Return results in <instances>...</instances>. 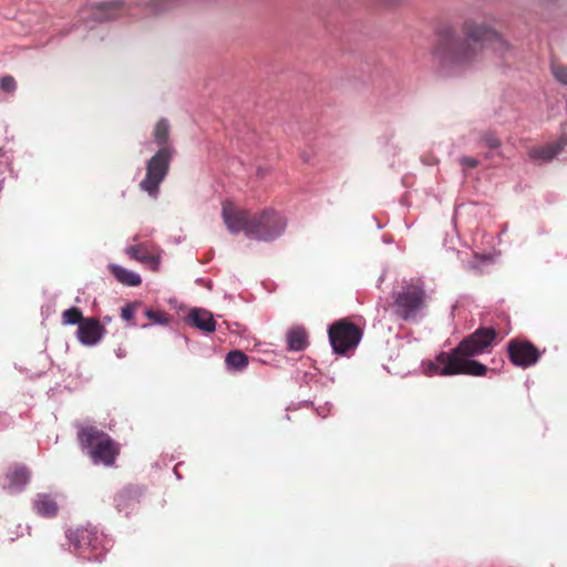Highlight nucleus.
<instances>
[{"label": "nucleus", "instance_id": "f257e3e1", "mask_svg": "<svg viewBox=\"0 0 567 567\" xmlns=\"http://www.w3.org/2000/svg\"><path fill=\"white\" fill-rule=\"evenodd\" d=\"M221 217L231 234L244 231L248 238L256 240H274L286 228L284 217L272 209L251 215L249 210L239 208L229 200L223 203Z\"/></svg>", "mask_w": 567, "mask_h": 567}, {"label": "nucleus", "instance_id": "f03ea898", "mask_svg": "<svg viewBox=\"0 0 567 567\" xmlns=\"http://www.w3.org/2000/svg\"><path fill=\"white\" fill-rule=\"evenodd\" d=\"M154 140L161 148L146 164V175L140 183V188L151 197L156 198L159 193V185L168 174L173 156L171 147L166 146L169 137V124L166 118H161L154 127Z\"/></svg>", "mask_w": 567, "mask_h": 567}, {"label": "nucleus", "instance_id": "7ed1b4c3", "mask_svg": "<svg viewBox=\"0 0 567 567\" xmlns=\"http://www.w3.org/2000/svg\"><path fill=\"white\" fill-rule=\"evenodd\" d=\"M78 440L81 447L87 450L94 464L113 466L120 455V444L96 426H81L78 431Z\"/></svg>", "mask_w": 567, "mask_h": 567}, {"label": "nucleus", "instance_id": "20e7f679", "mask_svg": "<svg viewBox=\"0 0 567 567\" xmlns=\"http://www.w3.org/2000/svg\"><path fill=\"white\" fill-rule=\"evenodd\" d=\"M426 300L424 282L417 279L404 285L394 295L393 309L400 319L404 321L414 320L426 307Z\"/></svg>", "mask_w": 567, "mask_h": 567}, {"label": "nucleus", "instance_id": "39448f33", "mask_svg": "<svg viewBox=\"0 0 567 567\" xmlns=\"http://www.w3.org/2000/svg\"><path fill=\"white\" fill-rule=\"evenodd\" d=\"M502 50L506 42L494 30L486 25L467 27L463 35V62L475 58L485 48Z\"/></svg>", "mask_w": 567, "mask_h": 567}, {"label": "nucleus", "instance_id": "423d86ee", "mask_svg": "<svg viewBox=\"0 0 567 567\" xmlns=\"http://www.w3.org/2000/svg\"><path fill=\"white\" fill-rule=\"evenodd\" d=\"M434 56L444 70L458 66L461 62V42L455 28L451 25L440 28Z\"/></svg>", "mask_w": 567, "mask_h": 567}, {"label": "nucleus", "instance_id": "0eeeda50", "mask_svg": "<svg viewBox=\"0 0 567 567\" xmlns=\"http://www.w3.org/2000/svg\"><path fill=\"white\" fill-rule=\"evenodd\" d=\"M328 334L333 351L338 354H346L357 348L363 332L350 320L340 319L329 327Z\"/></svg>", "mask_w": 567, "mask_h": 567}, {"label": "nucleus", "instance_id": "6e6552de", "mask_svg": "<svg viewBox=\"0 0 567 567\" xmlns=\"http://www.w3.org/2000/svg\"><path fill=\"white\" fill-rule=\"evenodd\" d=\"M68 539L74 547L83 554L87 553V559L101 560L104 555L103 539L96 529L89 527H79L70 529L66 534Z\"/></svg>", "mask_w": 567, "mask_h": 567}, {"label": "nucleus", "instance_id": "1a4fd4ad", "mask_svg": "<svg viewBox=\"0 0 567 567\" xmlns=\"http://www.w3.org/2000/svg\"><path fill=\"white\" fill-rule=\"evenodd\" d=\"M498 333L493 328H478L463 339V357H474L488 352L496 342Z\"/></svg>", "mask_w": 567, "mask_h": 567}, {"label": "nucleus", "instance_id": "9d476101", "mask_svg": "<svg viewBox=\"0 0 567 567\" xmlns=\"http://www.w3.org/2000/svg\"><path fill=\"white\" fill-rule=\"evenodd\" d=\"M461 373V342L450 352H441L426 365L429 375H452Z\"/></svg>", "mask_w": 567, "mask_h": 567}, {"label": "nucleus", "instance_id": "9b49d317", "mask_svg": "<svg viewBox=\"0 0 567 567\" xmlns=\"http://www.w3.org/2000/svg\"><path fill=\"white\" fill-rule=\"evenodd\" d=\"M508 357L513 364L520 368H528L535 364L540 353L529 341L512 340L507 346Z\"/></svg>", "mask_w": 567, "mask_h": 567}, {"label": "nucleus", "instance_id": "f8f14e48", "mask_svg": "<svg viewBox=\"0 0 567 567\" xmlns=\"http://www.w3.org/2000/svg\"><path fill=\"white\" fill-rule=\"evenodd\" d=\"M78 339L84 346L97 344L106 333L105 327L97 318H85L78 327Z\"/></svg>", "mask_w": 567, "mask_h": 567}, {"label": "nucleus", "instance_id": "ddd939ff", "mask_svg": "<svg viewBox=\"0 0 567 567\" xmlns=\"http://www.w3.org/2000/svg\"><path fill=\"white\" fill-rule=\"evenodd\" d=\"M34 513L44 518H53L59 513L58 495L39 493L32 501Z\"/></svg>", "mask_w": 567, "mask_h": 567}, {"label": "nucleus", "instance_id": "4468645a", "mask_svg": "<svg viewBox=\"0 0 567 567\" xmlns=\"http://www.w3.org/2000/svg\"><path fill=\"white\" fill-rule=\"evenodd\" d=\"M566 144L567 136L559 138L555 143L530 147L528 150V156L533 161L549 162L563 151Z\"/></svg>", "mask_w": 567, "mask_h": 567}, {"label": "nucleus", "instance_id": "2eb2a0df", "mask_svg": "<svg viewBox=\"0 0 567 567\" xmlns=\"http://www.w3.org/2000/svg\"><path fill=\"white\" fill-rule=\"evenodd\" d=\"M186 322L207 333L216 329L213 313L206 309H192L186 318Z\"/></svg>", "mask_w": 567, "mask_h": 567}, {"label": "nucleus", "instance_id": "dca6fc26", "mask_svg": "<svg viewBox=\"0 0 567 567\" xmlns=\"http://www.w3.org/2000/svg\"><path fill=\"white\" fill-rule=\"evenodd\" d=\"M126 252L131 258L150 265L153 270H156L159 265V257L151 252L144 244L130 246Z\"/></svg>", "mask_w": 567, "mask_h": 567}, {"label": "nucleus", "instance_id": "f3484780", "mask_svg": "<svg viewBox=\"0 0 567 567\" xmlns=\"http://www.w3.org/2000/svg\"><path fill=\"white\" fill-rule=\"evenodd\" d=\"M124 11V3L122 1L101 2L95 7V19L100 21H107L122 16Z\"/></svg>", "mask_w": 567, "mask_h": 567}, {"label": "nucleus", "instance_id": "a211bd4d", "mask_svg": "<svg viewBox=\"0 0 567 567\" xmlns=\"http://www.w3.org/2000/svg\"><path fill=\"white\" fill-rule=\"evenodd\" d=\"M30 473L25 467H16L7 474L8 485L10 492H20L29 482Z\"/></svg>", "mask_w": 567, "mask_h": 567}, {"label": "nucleus", "instance_id": "6ab92c4d", "mask_svg": "<svg viewBox=\"0 0 567 567\" xmlns=\"http://www.w3.org/2000/svg\"><path fill=\"white\" fill-rule=\"evenodd\" d=\"M110 270L122 285L136 287L142 282L141 276L137 272L131 271L118 265H110Z\"/></svg>", "mask_w": 567, "mask_h": 567}, {"label": "nucleus", "instance_id": "aec40b11", "mask_svg": "<svg viewBox=\"0 0 567 567\" xmlns=\"http://www.w3.org/2000/svg\"><path fill=\"white\" fill-rule=\"evenodd\" d=\"M287 343L290 351H301L308 346V334L305 328L295 327L287 333Z\"/></svg>", "mask_w": 567, "mask_h": 567}, {"label": "nucleus", "instance_id": "412c9836", "mask_svg": "<svg viewBox=\"0 0 567 567\" xmlns=\"http://www.w3.org/2000/svg\"><path fill=\"white\" fill-rule=\"evenodd\" d=\"M225 362L229 369L243 371L248 365L249 358L240 350H233L226 355Z\"/></svg>", "mask_w": 567, "mask_h": 567}, {"label": "nucleus", "instance_id": "4be33fe9", "mask_svg": "<svg viewBox=\"0 0 567 567\" xmlns=\"http://www.w3.org/2000/svg\"><path fill=\"white\" fill-rule=\"evenodd\" d=\"M486 365L467 357H463V374L482 377L486 373Z\"/></svg>", "mask_w": 567, "mask_h": 567}, {"label": "nucleus", "instance_id": "5701e85b", "mask_svg": "<svg viewBox=\"0 0 567 567\" xmlns=\"http://www.w3.org/2000/svg\"><path fill=\"white\" fill-rule=\"evenodd\" d=\"M84 317L82 315V311L76 308L72 307L62 312V323L63 324H79L81 326V322L84 321Z\"/></svg>", "mask_w": 567, "mask_h": 567}, {"label": "nucleus", "instance_id": "b1692460", "mask_svg": "<svg viewBox=\"0 0 567 567\" xmlns=\"http://www.w3.org/2000/svg\"><path fill=\"white\" fill-rule=\"evenodd\" d=\"M145 316L153 322L158 324H168L171 321V316L164 311L159 310H145Z\"/></svg>", "mask_w": 567, "mask_h": 567}, {"label": "nucleus", "instance_id": "393cba45", "mask_svg": "<svg viewBox=\"0 0 567 567\" xmlns=\"http://www.w3.org/2000/svg\"><path fill=\"white\" fill-rule=\"evenodd\" d=\"M551 72L559 83L567 85V65L560 63H553Z\"/></svg>", "mask_w": 567, "mask_h": 567}, {"label": "nucleus", "instance_id": "a878e982", "mask_svg": "<svg viewBox=\"0 0 567 567\" xmlns=\"http://www.w3.org/2000/svg\"><path fill=\"white\" fill-rule=\"evenodd\" d=\"M0 89L6 93H13L17 90V81L12 75H4L0 79Z\"/></svg>", "mask_w": 567, "mask_h": 567}, {"label": "nucleus", "instance_id": "bb28decb", "mask_svg": "<svg viewBox=\"0 0 567 567\" xmlns=\"http://www.w3.org/2000/svg\"><path fill=\"white\" fill-rule=\"evenodd\" d=\"M140 306H141L140 302H132V303L126 305L124 308H122V312H121L122 318L126 321H131L135 316L137 307H140Z\"/></svg>", "mask_w": 567, "mask_h": 567}, {"label": "nucleus", "instance_id": "cd10ccee", "mask_svg": "<svg viewBox=\"0 0 567 567\" xmlns=\"http://www.w3.org/2000/svg\"><path fill=\"white\" fill-rule=\"evenodd\" d=\"M484 143L489 148H498L501 146L499 140L493 134H486L484 136Z\"/></svg>", "mask_w": 567, "mask_h": 567}, {"label": "nucleus", "instance_id": "c85d7f7f", "mask_svg": "<svg viewBox=\"0 0 567 567\" xmlns=\"http://www.w3.org/2000/svg\"><path fill=\"white\" fill-rule=\"evenodd\" d=\"M153 7H154L153 12H155V13L164 11L168 8V1L167 0H154Z\"/></svg>", "mask_w": 567, "mask_h": 567}, {"label": "nucleus", "instance_id": "c756f323", "mask_svg": "<svg viewBox=\"0 0 567 567\" xmlns=\"http://www.w3.org/2000/svg\"><path fill=\"white\" fill-rule=\"evenodd\" d=\"M463 165H467L470 167H474L476 165V161L473 158H463Z\"/></svg>", "mask_w": 567, "mask_h": 567}, {"label": "nucleus", "instance_id": "7c9ffc66", "mask_svg": "<svg viewBox=\"0 0 567 567\" xmlns=\"http://www.w3.org/2000/svg\"><path fill=\"white\" fill-rule=\"evenodd\" d=\"M507 334H508V331L504 332V334L501 337V339H503Z\"/></svg>", "mask_w": 567, "mask_h": 567}, {"label": "nucleus", "instance_id": "2f4dec72", "mask_svg": "<svg viewBox=\"0 0 567 567\" xmlns=\"http://www.w3.org/2000/svg\"><path fill=\"white\" fill-rule=\"evenodd\" d=\"M122 497H123V495H122V494L117 495L116 501H117V499H120V498H122Z\"/></svg>", "mask_w": 567, "mask_h": 567}]
</instances>
